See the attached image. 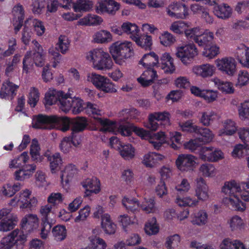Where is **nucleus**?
I'll return each instance as SVG.
<instances>
[{"instance_id":"obj_24","label":"nucleus","mask_w":249,"mask_h":249,"mask_svg":"<svg viewBox=\"0 0 249 249\" xmlns=\"http://www.w3.org/2000/svg\"><path fill=\"white\" fill-rule=\"evenodd\" d=\"M232 8L226 3L215 5L213 7V13L218 18L227 19L230 18L232 14Z\"/></svg>"},{"instance_id":"obj_37","label":"nucleus","mask_w":249,"mask_h":249,"mask_svg":"<svg viewBox=\"0 0 249 249\" xmlns=\"http://www.w3.org/2000/svg\"><path fill=\"white\" fill-rule=\"evenodd\" d=\"M54 119L53 121L54 128H57L59 126H61V130L65 132L71 127V119L68 117H60L54 115Z\"/></svg>"},{"instance_id":"obj_15","label":"nucleus","mask_w":249,"mask_h":249,"mask_svg":"<svg viewBox=\"0 0 249 249\" xmlns=\"http://www.w3.org/2000/svg\"><path fill=\"white\" fill-rule=\"evenodd\" d=\"M18 87L10 82L6 81L2 84L0 90V97L2 99H12L16 95V91Z\"/></svg>"},{"instance_id":"obj_55","label":"nucleus","mask_w":249,"mask_h":249,"mask_svg":"<svg viewBox=\"0 0 249 249\" xmlns=\"http://www.w3.org/2000/svg\"><path fill=\"white\" fill-rule=\"evenodd\" d=\"M219 53V48L215 45L207 46L204 48L202 54L205 57L211 59L215 57Z\"/></svg>"},{"instance_id":"obj_63","label":"nucleus","mask_w":249,"mask_h":249,"mask_svg":"<svg viewBox=\"0 0 249 249\" xmlns=\"http://www.w3.org/2000/svg\"><path fill=\"white\" fill-rule=\"evenodd\" d=\"M56 45L58 48V50H59L62 53H66L69 49L70 45V41L68 37L65 36L61 35L59 37L58 41Z\"/></svg>"},{"instance_id":"obj_25","label":"nucleus","mask_w":249,"mask_h":249,"mask_svg":"<svg viewBox=\"0 0 249 249\" xmlns=\"http://www.w3.org/2000/svg\"><path fill=\"white\" fill-rule=\"evenodd\" d=\"M36 169V165L35 164L26 165L24 168L20 169L15 172V179L17 180L22 181L28 178Z\"/></svg>"},{"instance_id":"obj_5","label":"nucleus","mask_w":249,"mask_h":249,"mask_svg":"<svg viewBox=\"0 0 249 249\" xmlns=\"http://www.w3.org/2000/svg\"><path fill=\"white\" fill-rule=\"evenodd\" d=\"M88 80L98 89L105 92H115L116 89L110 80L104 76L92 72L89 74Z\"/></svg>"},{"instance_id":"obj_18","label":"nucleus","mask_w":249,"mask_h":249,"mask_svg":"<svg viewBox=\"0 0 249 249\" xmlns=\"http://www.w3.org/2000/svg\"><path fill=\"white\" fill-rule=\"evenodd\" d=\"M235 57L242 66L249 68V48L240 44L237 48Z\"/></svg>"},{"instance_id":"obj_22","label":"nucleus","mask_w":249,"mask_h":249,"mask_svg":"<svg viewBox=\"0 0 249 249\" xmlns=\"http://www.w3.org/2000/svg\"><path fill=\"white\" fill-rule=\"evenodd\" d=\"M159 67L166 73H172L175 71L173 59L168 53H164L162 55Z\"/></svg>"},{"instance_id":"obj_40","label":"nucleus","mask_w":249,"mask_h":249,"mask_svg":"<svg viewBox=\"0 0 249 249\" xmlns=\"http://www.w3.org/2000/svg\"><path fill=\"white\" fill-rule=\"evenodd\" d=\"M119 149L121 156L124 160H129L135 156V149L130 144L121 145Z\"/></svg>"},{"instance_id":"obj_4","label":"nucleus","mask_w":249,"mask_h":249,"mask_svg":"<svg viewBox=\"0 0 249 249\" xmlns=\"http://www.w3.org/2000/svg\"><path fill=\"white\" fill-rule=\"evenodd\" d=\"M26 240V236L23 231L15 230L2 239L1 249H22Z\"/></svg>"},{"instance_id":"obj_52","label":"nucleus","mask_w":249,"mask_h":249,"mask_svg":"<svg viewBox=\"0 0 249 249\" xmlns=\"http://www.w3.org/2000/svg\"><path fill=\"white\" fill-rule=\"evenodd\" d=\"M200 122L204 125L208 126L214 120L217 119L216 113L212 111H207L202 112Z\"/></svg>"},{"instance_id":"obj_36","label":"nucleus","mask_w":249,"mask_h":249,"mask_svg":"<svg viewBox=\"0 0 249 249\" xmlns=\"http://www.w3.org/2000/svg\"><path fill=\"white\" fill-rule=\"evenodd\" d=\"M93 6V3L89 0H77L72 4L73 10L76 12H87Z\"/></svg>"},{"instance_id":"obj_38","label":"nucleus","mask_w":249,"mask_h":249,"mask_svg":"<svg viewBox=\"0 0 249 249\" xmlns=\"http://www.w3.org/2000/svg\"><path fill=\"white\" fill-rule=\"evenodd\" d=\"M103 20L101 17L95 15L89 14L79 21L81 25H97L100 24Z\"/></svg>"},{"instance_id":"obj_59","label":"nucleus","mask_w":249,"mask_h":249,"mask_svg":"<svg viewBox=\"0 0 249 249\" xmlns=\"http://www.w3.org/2000/svg\"><path fill=\"white\" fill-rule=\"evenodd\" d=\"M200 142V139H196L191 140L185 142L184 144V146L186 149H188L192 152L198 154V150L202 147L201 146Z\"/></svg>"},{"instance_id":"obj_16","label":"nucleus","mask_w":249,"mask_h":249,"mask_svg":"<svg viewBox=\"0 0 249 249\" xmlns=\"http://www.w3.org/2000/svg\"><path fill=\"white\" fill-rule=\"evenodd\" d=\"M44 156L47 158L50 163V168L53 174L56 173L60 169L62 164V159L59 153L51 154L49 152H46Z\"/></svg>"},{"instance_id":"obj_10","label":"nucleus","mask_w":249,"mask_h":249,"mask_svg":"<svg viewBox=\"0 0 249 249\" xmlns=\"http://www.w3.org/2000/svg\"><path fill=\"white\" fill-rule=\"evenodd\" d=\"M54 115L47 116L39 114L34 118L33 127L36 129H51L54 128Z\"/></svg>"},{"instance_id":"obj_41","label":"nucleus","mask_w":249,"mask_h":249,"mask_svg":"<svg viewBox=\"0 0 249 249\" xmlns=\"http://www.w3.org/2000/svg\"><path fill=\"white\" fill-rule=\"evenodd\" d=\"M89 240V245L84 249H106L107 247L105 241L99 237H90Z\"/></svg>"},{"instance_id":"obj_34","label":"nucleus","mask_w":249,"mask_h":249,"mask_svg":"<svg viewBox=\"0 0 249 249\" xmlns=\"http://www.w3.org/2000/svg\"><path fill=\"white\" fill-rule=\"evenodd\" d=\"M164 158L162 155L155 152H149L143 157V163L147 167H153L158 161L161 160Z\"/></svg>"},{"instance_id":"obj_28","label":"nucleus","mask_w":249,"mask_h":249,"mask_svg":"<svg viewBox=\"0 0 249 249\" xmlns=\"http://www.w3.org/2000/svg\"><path fill=\"white\" fill-rule=\"evenodd\" d=\"M148 140L155 149H159L162 144L167 142V138L164 132L160 131L153 135H150Z\"/></svg>"},{"instance_id":"obj_19","label":"nucleus","mask_w":249,"mask_h":249,"mask_svg":"<svg viewBox=\"0 0 249 249\" xmlns=\"http://www.w3.org/2000/svg\"><path fill=\"white\" fill-rule=\"evenodd\" d=\"M83 187L86 189L85 194L89 196L91 193L98 194L100 191V182L96 178H87L82 183Z\"/></svg>"},{"instance_id":"obj_13","label":"nucleus","mask_w":249,"mask_h":249,"mask_svg":"<svg viewBox=\"0 0 249 249\" xmlns=\"http://www.w3.org/2000/svg\"><path fill=\"white\" fill-rule=\"evenodd\" d=\"M196 181L195 196L200 200L206 201L209 198L208 186L202 178H197Z\"/></svg>"},{"instance_id":"obj_9","label":"nucleus","mask_w":249,"mask_h":249,"mask_svg":"<svg viewBox=\"0 0 249 249\" xmlns=\"http://www.w3.org/2000/svg\"><path fill=\"white\" fill-rule=\"evenodd\" d=\"M215 64L218 70L228 75L232 76L236 71V63L233 57H225L217 59Z\"/></svg>"},{"instance_id":"obj_61","label":"nucleus","mask_w":249,"mask_h":249,"mask_svg":"<svg viewBox=\"0 0 249 249\" xmlns=\"http://www.w3.org/2000/svg\"><path fill=\"white\" fill-rule=\"evenodd\" d=\"M181 135L178 132H170V142L169 144L175 150L178 149L180 145Z\"/></svg>"},{"instance_id":"obj_27","label":"nucleus","mask_w":249,"mask_h":249,"mask_svg":"<svg viewBox=\"0 0 249 249\" xmlns=\"http://www.w3.org/2000/svg\"><path fill=\"white\" fill-rule=\"evenodd\" d=\"M223 127L218 131V135L231 136L234 134L238 130L236 124L232 120L228 119L224 121L223 123Z\"/></svg>"},{"instance_id":"obj_44","label":"nucleus","mask_w":249,"mask_h":249,"mask_svg":"<svg viewBox=\"0 0 249 249\" xmlns=\"http://www.w3.org/2000/svg\"><path fill=\"white\" fill-rule=\"evenodd\" d=\"M232 231H241L245 228V223L243 220L238 215L232 216L228 221Z\"/></svg>"},{"instance_id":"obj_21","label":"nucleus","mask_w":249,"mask_h":249,"mask_svg":"<svg viewBox=\"0 0 249 249\" xmlns=\"http://www.w3.org/2000/svg\"><path fill=\"white\" fill-rule=\"evenodd\" d=\"M193 72L196 75L203 78L212 76L215 71L213 65L210 64H202L193 68Z\"/></svg>"},{"instance_id":"obj_12","label":"nucleus","mask_w":249,"mask_h":249,"mask_svg":"<svg viewBox=\"0 0 249 249\" xmlns=\"http://www.w3.org/2000/svg\"><path fill=\"white\" fill-rule=\"evenodd\" d=\"M168 15L176 18L184 19L188 15V8L185 4L180 3H173L167 8Z\"/></svg>"},{"instance_id":"obj_46","label":"nucleus","mask_w":249,"mask_h":249,"mask_svg":"<svg viewBox=\"0 0 249 249\" xmlns=\"http://www.w3.org/2000/svg\"><path fill=\"white\" fill-rule=\"evenodd\" d=\"M40 147L36 139H34L32 140V144L30 146V155L32 159L36 162H41L43 158L40 155Z\"/></svg>"},{"instance_id":"obj_26","label":"nucleus","mask_w":249,"mask_h":249,"mask_svg":"<svg viewBox=\"0 0 249 249\" xmlns=\"http://www.w3.org/2000/svg\"><path fill=\"white\" fill-rule=\"evenodd\" d=\"M121 29L123 33L129 36V37L133 40L136 39L140 33V29L138 26L133 23L125 22L121 25Z\"/></svg>"},{"instance_id":"obj_57","label":"nucleus","mask_w":249,"mask_h":249,"mask_svg":"<svg viewBox=\"0 0 249 249\" xmlns=\"http://www.w3.org/2000/svg\"><path fill=\"white\" fill-rule=\"evenodd\" d=\"M98 122L101 124L100 130L104 132H114L116 128V124L109 120L98 118Z\"/></svg>"},{"instance_id":"obj_32","label":"nucleus","mask_w":249,"mask_h":249,"mask_svg":"<svg viewBox=\"0 0 249 249\" xmlns=\"http://www.w3.org/2000/svg\"><path fill=\"white\" fill-rule=\"evenodd\" d=\"M62 94L58 101V106L62 111L67 113L71 110L73 97L71 96L70 94L65 93L63 91Z\"/></svg>"},{"instance_id":"obj_60","label":"nucleus","mask_w":249,"mask_h":249,"mask_svg":"<svg viewBox=\"0 0 249 249\" xmlns=\"http://www.w3.org/2000/svg\"><path fill=\"white\" fill-rule=\"evenodd\" d=\"M154 117H156L157 121H160L164 125H170V114L167 111L157 112L153 113Z\"/></svg>"},{"instance_id":"obj_39","label":"nucleus","mask_w":249,"mask_h":249,"mask_svg":"<svg viewBox=\"0 0 249 249\" xmlns=\"http://www.w3.org/2000/svg\"><path fill=\"white\" fill-rule=\"evenodd\" d=\"M17 217H8V219L0 221V231L7 232L13 230L17 225Z\"/></svg>"},{"instance_id":"obj_62","label":"nucleus","mask_w":249,"mask_h":249,"mask_svg":"<svg viewBox=\"0 0 249 249\" xmlns=\"http://www.w3.org/2000/svg\"><path fill=\"white\" fill-rule=\"evenodd\" d=\"M238 113L241 120L249 118V100L242 103L238 107Z\"/></svg>"},{"instance_id":"obj_56","label":"nucleus","mask_w":249,"mask_h":249,"mask_svg":"<svg viewBox=\"0 0 249 249\" xmlns=\"http://www.w3.org/2000/svg\"><path fill=\"white\" fill-rule=\"evenodd\" d=\"M38 218L36 215L29 214L26 215L21 221V227L22 229L25 230L28 226L32 228L34 224L37 223Z\"/></svg>"},{"instance_id":"obj_8","label":"nucleus","mask_w":249,"mask_h":249,"mask_svg":"<svg viewBox=\"0 0 249 249\" xmlns=\"http://www.w3.org/2000/svg\"><path fill=\"white\" fill-rule=\"evenodd\" d=\"M197 54V50L194 44H189L177 48L176 55L184 64L190 63Z\"/></svg>"},{"instance_id":"obj_43","label":"nucleus","mask_w":249,"mask_h":249,"mask_svg":"<svg viewBox=\"0 0 249 249\" xmlns=\"http://www.w3.org/2000/svg\"><path fill=\"white\" fill-rule=\"evenodd\" d=\"M139 207L147 213H154L157 211L155 206V201L153 198H144L142 203H140Z\"/></svg>"},{"instance_id":"obj_47","label":"nucleus","mask_w":249,"mask_h":249,"mask_svg":"<svg viewBox=\"0 0 249 249\" xmlns=\"http://www.w3.org/2000/svg\"><path fill=\"white\" fill-rule=\"evenodd\" d=\"M199 171L203 176L206 177H213L217 174V170L214 166L210 163L202 164L199 167Z\"/></svg>"},{"instance_id":"obj_20","label":"nucleus","mask_w":249,"mask_h":249,"mask_svg":"<svg viewBox=\"0 0 249 249\" xmlns=\"http://www.w3.org/2000/svg\"><path fill=\"white\" fill-rule=\"evenodd\" d=\"M139 63L146 69H154L158 67L160 64L159 57L154 52L145 54L141 59Z\"/></svg>"},{"instance_id":"obj_58","label":"nucleus","mask_w":249,"mask_h":249,"mask_svg":"<svg viewBox=\"0 0 249 249\" xmlns=\"http://www.w3.org/2000/svg\"><path fill=\"white\" fill-rule=\"evenodd\" d=\"M176 202L180 206L195 207L198 203V201L190 197L181 198L178 196Z\"/></svg>"},{"instance_id":"obj_17","label":"nucleus","mask_w":249,"mask_h":249,"mask_svg":"<svg viewBox=\"0 0 249 249\" xmlns=\"http://www.w3.org/2000/svg\"><path fill=\"white\" fill-rule=\"evenodd\" d=\"M157 77V71L154 69H146L137 80L142 86L147 87L152 85Z\"/></svg>"},{"instance_id":"obj_31","label":"nucleus","mask_w":249,"mask_h":249,"mask_svg":"<svg viewBox=\"0 0 249 249\" xmlns=\"http://www.w3.org/2000/svg\"><path fill=\"white\" fill-rule=\"evenodd\" d=\"M220 249H246L244 244L238 240L224 239L219 245Z\"/></svg>"},{"instance_id":"obj_45","label":"nucleus","mask_w":249,"mask_h":249,"mask_svg":"<svg viewBox=\"0 0 249 249\" xmlns=\"http://www.w3.org/2000/svg\"><path fill=\"white\" fill-rule=\"evenodd\" d=\"M196 133L201 136V137L197 139H200V142L205 143L211 142L214 137V135L212 132L207 128H200L198 127Z\"/></svg>"},{"instance_id":"obj_33","label":"nucleus","mask_w":249,"mask_h":249,"mask_svg":"<svg viewBox=\"0 0 249 249\" xmlns=\"http://www.w3.org/2000/svg\"><path fill=\"white\" fill-rule=\"evenodd\" d=\"M213 38L214 35L213 32L203 31V33L196 38L195 42L199 46L207 47V46H210L212 43Z\"/></svg>"},{"instance_id":"obj_53","label":"nucleus","mask_w":249,"mask_h":249,"mask_svg":"<svg viewBox=\"0 0 249 249\" xmlns=\"http://www.w3.org/2000/svg\"><path fill=\"white\" fill-rule=\"evenodd\" d=\"M136 44L145 49L149 48L152 45L151 36L148 35H142L137 36L136 39L133 40Z\"/></svg>"},{"instance_id":"obj_3","label":"nucleus","mask_w":249,"mask_h":249,"mask_svg":"<svg viewBox=\"0 0 249 249\" xmlns=\"http://www.w3.org/2000/svg\"><path fill=\"white\" fill-rule=\"evenodd\" d=\"M109 49L113 59L119 65L134 54L133 44L130 41L116 42L111 45Z\"/></svg>"},{"instance_id":"obj_48","label":"nucleus","mask_w":249,"mask_h":249,"mask_svg":"<svg viewBox=\"0 0 249 249\" xmlns=\"http://www.w3.org/2000/svg\"><path fill=\"white\" fill-rule=\"evenodd\" d=\"M208 214L203 210L195 213L192 222L194 225L199 226H204L208 222Z\"/></svg>"},{"instance_id":"obj_1","label":"nucleus","mask_w":249,"mask_h":249,"mask_svg":"<svg viewBox=\"0 0 249 249\" xmlns=\"http://www.w3.org/2000/svg\"><path fill=\"white\" fill-rule=\"evenodd\" d=\"M241 191L239 183L234 180L225 182L222 188V192L229 196L224 198V203L231 209L243 212L246 209V204L239 198L238 194Z\"/></svg>"},{"instance_id":"obj_51","label":"nucleus","mask_w":249,"mask_h":249,"mask_svg":"<svg viewBox=\"0 0 249 249\" xmlns=\"http://www.w3.org/2000/svg\"><path fill=\"white\" fill-rule=\"evenodd\" d=\"M190 26V24L183 21H178L173 22L170 26V29L175 33L181 34L183 33L186 35V31Z\"/></svg>"},{"instance_id":"obj_14","label":"nucleus","mask_w":249,"mask_h":249,"mask_svg":"<svg viewBox=\"0 0 249 249\" xmlns=\"http://www.w3.org/2000/svg\"><path fill=\"white\" fill-rule=\"evenodd\" d=\"M13 26L15 33L18 32L22 26L23 20L24 17V12L22 6L19 4L15 6L13 9Z\"/></svg>"},{"instance_id":"obj_29","label":"nucleus","mask_w":249,"mask_h":249,"mask_svg":"<svg viewBox=\"0 0 249 249\" xmlns=\"http://www.w3.org/2000/svg\"><path fill=\"white\" fill-rule=\"evenodd\" d=\"M63 91L55 89H50L45 96L44 101L45 105L51 106L53 104H58V101L61 95H63Z\"/></svg>"},{"instance_id":"obj_23","label":"nucleus","mask_w":249,"mask_h":249,"mask_svg":"<svg viewBox=\"0 0 249 249\" xmlns=\"http://www.w3.org/2000/svg\"><path fill=\"white\" fill-rule=\"evenodd\" d=\"M78 173V169L76 166L72 164H69L67 165L61 176V182L63 185L69 182L74 178Z\"/></svg>"},{"instance_id":"obj_2","label":"nucleus","mask_w":249,"mask_h":249,"mask_svg":"<svg viewBox=\"0 0 249 249\" xmlns=\"http://www.w3.org/2000/svg\"><path fill=\"white\" fill-rule=\"evenodd\" d=\"M87 60L98 70H107L112 68L113 62L109 54L102 49H95L86 53Z\"/></svg>"},{"instance_id":"obj_54","label":"nucleus","mask_w":249,"mask_h":249,"mask_svg":"<svg viewBox=\"0 0 249 249\" xmlns=\"http://www.w3.org/2000/svg\"><path fill=\"white\" fill-rule=\"evenodd\" d=\"M122 204L126 210L133 212H135L140 206V202L136 198L124 197L122 199Z\"/></svg>"},{"instance_id":"obj_49","label":"nucleus","mask_w":249,"mask_h":249,"mask_svg":"<svg viewBox=\"0 0 249 249\" xmlns=\"http://www.w3.org/2000/svg\"><path fill=\"white\" fill-rule=\"evenodd\" d=\"M52 233L56 241H61L67 236V230L64 226L57 225L53 228Z\"/></svg>"},{"instance_id":"obj_30","label":"nucleus","mask_w":249,"mask_h":249,"mask_svg":"<svg viewBox=\"0 0 249 249\" xmlns=\"http://www.w3.org/2000/svg\"><path fill=\"white\" fill-rule=\"evenodd\" d=\"M88 125V121L85 117H77L71 119V130L72 132L79 133L84 131Z\"/></svg>"},{"instance_id":"obj_7","label":"nucleus","mask_w":249,"mask_h":249,"mask_svg":"<svg viewBox=\"0 0 249 249\" xmlns=\"http://www.w3.org/2000/svg\"><path fill=\"white\" fill-rule=\"evenodd\" d=\"M31 191L26 189L22 192H21L18 196H16L11 199L10 204L15 205L18 204L20 208H29L31 209L36 206L37 204V199L33 197L29 198Z\"/></svg>"},{"instance_id":"obj_50","label":"nucleus","mask_w":249,"mask_h":249,"mask_svg":"<svg viewBox=\"0 0 249 249\" xmlns=\"http://www.w3.org/2000/svg\"><path fill=\"white\" fill-rule=\"evenodd\" d=\"M94 40L97 43L108 42L112 40V36L109 32L101 30L94 35Z\"/></svg>"},{"instance_id":"obj_42","label":"nucleus","mask_w":249,"mask_h":249,"mask_svg":"<svg viewBox=\"0 0 249 249\" xmlns=\"http://www.w3.org/2000/svg\"><path fill=\"white\" fill-rule=\"evenodd\" d=\"M215 86L222 92L227 93L233 92V88L231 83L221 81L218 78H214L212 79Z\"/></svg>"},{"instance_id":"obj_11","label":"nucleus","mask_w":249,"mask_h":249,"mask_svg":"<svg viewBox=\"0 0 249 249\" xmlns=\"http://www.w3.org/2000/svg\"><path fill=\"white\" fill-rule=\"evenodd\" d=\"M196 159L195 156L192 155H181L176 160V165L181 171H191L193 170Z\"/></svg>"},{"instance_id":"obj_35","label":"nucleus","mask_w":249,"mask_h":249,"mask_svg":"<svg viewBox=\"0 0 249 249\" xmlns=\"http://www.w3.org/2000/svg\"><path fill=\"white\" fill-rule=\"evenodd\" d=\"M29 159L28 153L26 152H23L17 158L12 160L9 164L10 168H22L25 167L26 165V163Z\"/></svg>"},{"instance_id":"obj_64","label":"nucleus","mask_w":249,"mask_h":249,"mask_svg":"<svg viewBox=\"0 0 249 249\" xmlns=\"http://www.w3.org/2000/svg\"><path fill=\"white\" fill-rule=\"evenodd\" d=\"M39 93L37 89L32 87L29 94L28 103L32 107H35L39 100Z\"/></svg>"},{"instance_id":"obj_6","label":"nucleus","mask_w":249,"mask_h":249,"mask_svg":"<svg viewBox=\"0 0 249 249\" xmlns=\"http://www.w3.org/2000/svg\"><path fill=\"white\" fill-rule=\"evenodd\" d=\"M199 159L203 161L217 162L224 159V153L217 148L213 146H202L198 150Z\"/></svg>"}]
</instances>
